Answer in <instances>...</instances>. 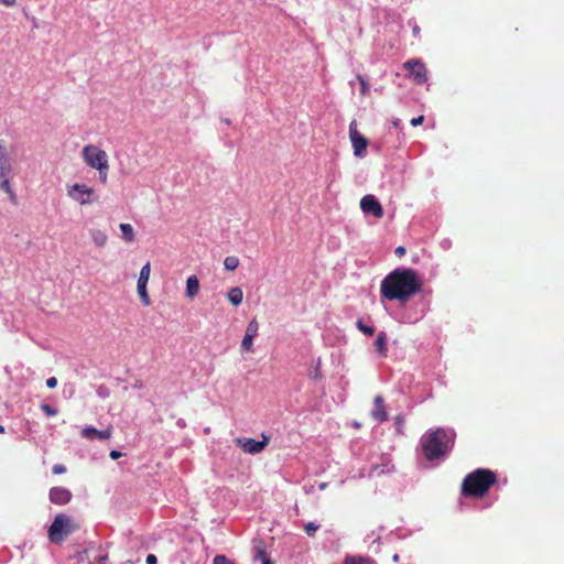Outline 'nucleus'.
<instances>
[{
    "label": "nucleus",
    "instance_id": "obj_1",
    "mask_svg": "<svg viewBox=\"0 0 564 564\" xmlns=\"http://www.w3.org/2000/svg\"><path fill=\"white\" fill-rule=\"evenodd\" d=\"M421 280L414 270L398 268L381 281L380 293L388 301L404 304L421 290Z\"/></svg>",
    "mask_w": 564,
    "mask_h": 564
},
{
    "label": "nucleus",
    "instance_id": "obj_2",
    "mask_svg": "<svg viewBox=\"0 0 564 564\" xmlns=\"http://www.w3.org/2000/svg\"><path fill=\"white\" fill-rule=\"evenodd\" d=\"M456 433L453 429L437 427L424 433L420 445L427 460H436L445 457L452 449Z\"/></svg>",
    "mask_w": 564,
    "mask_h": 564
},
{
    "label": "nucleus",
    "instance_id": "obj_3",
    "mask_svg": "<svg viewBox=\"0 0 564 564\" xmlns=\"http://www.w3.org/2000/svg\"><path fill=\"white\" fill-rule=\"evenodd\" d=\"M496 480V475L491 470L477 469L465 477L462 491L465 496L482 497Z\"/></svg>",
    "mask_w": 564,
    "mask_h": 564
},
{
    "label": "nucleus",
    "instance_id": "obj_4",
    "mask_svg": "<svg viewBox=\"0 0 564 564\" xmlns=\"http://www.w3.org/2000/svg\"><path fill=\"white\" fill-rule=\"evenodd\" d=\"M76 529L77 527L69 516L58 513L48 528V539L53 543H62Z\"/></svg>",
    "mask_w": 564,
    "mask_h": 564
},
{
    "label": "nucleus",
    "instance_id": "obj_5",
    "mask_svg": "<svg viewBox=\"0 0 564 564\" xmlns=\"http://www.w3.org/2000/svg\"><path fill=\"white\" fill-rule=\"evenodd\" d=\"M82 158L86 165L94 170L109 165L107 152L95 144L85 145Z\"/></svg>",
    "mask_w": 564,
    "mask_h": 564
},
{
    "label": "nucleus",
    "instance_id": "obj_6",
    "mask_svg": "<svg viewBox=\"0 0 564 564\" xmlns=\"http://www.w3.org/2000/svg\"><path fill=\"white\" fill-rule=\"evenodd\" d=\"M67 195L79 205H89L97 200L95 189L86 184L75 183L68 186Z\"/></svg>",
    "mask_w": 564,
    "mask_h": 564
},
{
    "label": "nucleus",
    "instance_id": "obj_7",
    "mask_svg": "<svg viewBox=\"0 0 564 564\" xmlns=\"http://www.w3.org/2000/svg\"><path fill=\"white\" fill-rule=\"evenodd\" d=\"M349 138L354 148L355 156L365 158L368 140L357 131V123L355 120L349 123Z\"/></svg>",
    "mask_w": 564,
    "mask_h": 564
},
{
    "label": "nucleus",
    "instance_id": "obj_8",
    "mask_svg": "<svg viewBox=\"0 0 564 564\" xmlns=\"http://www.w3.org/2000/svg\"><path fill=\"white\" fill-rule=\"evenodd\" d=\"M151 273V264L147 262L140 270L139 279L137 282V292L140 296V300L144 306H149L151 304L150 296L148 294V282Z\"/></svg>",
    "mask_w": 564,
    "mask_h": 564
},
{
    "label": "nucleus",
    "instance_id": "obj_9",
    "mask_svg": "<svg viewBox=\"0 0 564 564\" xmlns=\"http://www.w3.org/2000/svg\"><path fill=\"white\" fill-rule=\"evenodd\" d=\"M259 323L252 318L246 327L245 336L241 340L240 348L242 351L251 352L253 350V339L258 335Z\"/></svg>",
    "mask_w": 564,
    "mask_h": 564
},
{
    "label": "nucleus",
    "instance_id": "obj_10",
    "mask_svg": "<svg viewBox=\"0 0 564 564\" xmlns=\"http://www.w3.org/2000/svg\"><path fill=\"white\" fill-rule=\"evenodd\" d=\"M360 208L365 214H371L376 218L383 216V209L379 200L371 194L365 195L360 199Z\"/></svg>",
    "mask_w": 564,
    "mask_h": 564
},
{
    "label": "nucleus",
    "instance_id": "obj_11",
    "mask_svg": "<svg viewBox=\"0 0 564 564\" xmlns=\"http://www.w3.org/2000/svg\"><path fill=\"white\" fill-rule=\"evenodd\" d=\"M404 67L416 84H423L427 80L426 68L420 59L408 61L404 63Z\"/></svg>",
    "mask_w": 564,
    "mask_h": 564
},
{
    "label": "nucleus",
    "instance_id": "obj_12",
    "mask_svg": "<svg viewBox=\"0 0 564 564\" xmlns=\"http://www.w3.org/2000/svg\"><path fill=\"white\" fill-rule=\"evenodd\" d=\"M236 442L245 453L259 454L265 448L268 438L263 437L262 441H256L253 438H237Z\"/></svg>",
    "mask_w": 564,
    "mask_h": 564
},
{
    "label": "nucleus",
    "instance_id": "obj_13",
    "mask_svg": "<svg viewBox=\"0 0 564 564\" xmlns=\"http://www.w3.org/2000/svg\"><path fill=\"white\" fill-rule=\"evenodd\" d=\"M50 500L54 505L63 506L70 501L72 492L65 487H53L50 489Z\"/></svg>",
    "mask_w": 564,
    "mask_h": 564
},
{
    "label": "nucleus",
    "instance_id": "obj_14",
    "mask_svg": "<svg viewBox=\"0 0 564 564\" xmlns=\"http://www.w3.org/2000/svg\"><path fill=\"white\" fill-rule=\"evenodd\" d=\"M82 436L87 440H108L111 437V429L108 427L106 430L99 431L94 426H86L80 432Z\"/></svg>",
    "mask_w": 564,
    "mask_h": 564
},
{
    "label": "nucleus",
    "instance_id": "obj_15",
    "mask_svg": "<svg viewBox=\"0 0 564 564\" xmlns=\"http://www.w3.org/2000/svg\"><path fill=\"white\" fill-rule=\"evenodd\" d=\"M371 416L377 422H384L388 419V413L383 406V398L381 395H377L375 398V408L371 411Z\"/></svg>",
    "mask_w": 564,
    "mask_h": 564
},
{
    "label": "nucleus",
    "instance_id": "obj_16",
    "mask_svg": "<svg viewBox=\"0 0 564 564\" xmlns=\"http://www.w3.org/2000/svg\"><path fill=\"white\" fill-rule=\"evenodd\" d=\"M199 290H200V284H199L198 278L196 275L188 276L186 280L185 295L188 299L193 300L194 297L197 296Z\"/></svg>",
    "mask_w": 564,
    "mask_h": 564
},
{
    "label": "nucleus",
    "instance_id": "obj_17",
    "mask_svg": "<svg viewBox=\"0 0 564 564\" xmlns=\"http://www.w3.org/2000/svg\"><path fill=\"white\" fill-rule=\"evenodd\" d=\"M89 236L96 247L102 248L107 245L108 236L104 230L98 228H91L89 230Z\"/></svg>",
    "mask_w": 564,
    "mask_h": 564
},
{
    "label": "nucleus",
    "instance_id": "obj_18",
    "mask_svg": "<svg viewBox=\"0 0 564 564\" xmlns=\"http://www.w3.org/2000/svg\"><path fill=\"white\" fill-rule=\"evenodd\" d=\"M11 180L12 178H7V177L6 178H0V189L2 192H4L6 194H8L9 199H10V202L13 205H17L18 204V196H17L15 192L12 188Z\"/></svg>",
    "mask_w": 564,
    "mask_h": 564
},
{
    "label": "nucleus",
    "instance_id": "obj_19",
    "mask_svg": "<svg viewBox=\"0 0 564 564\" xmlns=\"http://www.w3.org/2000/svg\"><path fill=\"white\" fill-rule=\"evenodd\" d=\"M227 299L234 306H239L243 300V292L241 288L235 286L227 292Z\"/></svg>",
    "mask_w": 564,
    "mask_h": 564
},
{
    "label": "nucleus",
    "instance_id": "obj_20",
    "mask_svg": "<svg viewBox=\"0 0 564 564\" xmlns=\"http://www.w3.org/2000/svg\"><path fill=\"white\" fill-rule=\"evenodd\" d=\"M13 165L11 159L0 160V178H13Z\"/></svg>",
    "mask_w": 564,
    "mask_h": 564
},
{
    "label": "nucleus",
    "instance_id": "obj_21",
    "mask_svg": "<svg viewBox=\"0 0 564 564\" xmlns=\"http://www.w3.org/2000/svg\"><path fill=\"white\" fill-rule=\"evenodd\" d=\"M344 564H377L375 560L362 555H346Z\"/></svg>",
    "mask_w": 564,
    "mask_h": 564
},
{
    "label": "nucleus",
    "instance_id": "obj_22",
    "mask_svg": "<svg viewBox=\"0 0 564 564\" xmlns=\"http://www.w3.org/2000/svg\"><path fill=\"white\" fill-rule=\"evenodd\" d=\"M119 229L121 231V237L124 241L131 242L134 240V229L130 224H120Z\"/></svg>",
    "mask_w": 564,
    "mask_h": 564
},
{
    "label": "nucleus",
    "instance_id": "obj_23",
    "mask_svg": "<svg viewBox=\"0 0 564 564\" xmlns=\"http://www.w3.org/2000/svg\"><path fill=\"white\" fill-rule=\"evenodd\" d=\"M375 346L381 356L387 355V335L384 332L378 334Z\"/></svg>",
    "mask_w": 564,
    "mask_h": 564
},
{
    "label": "nucleus",
    "instance_id": "obj_24",
    "mask_svg": "<svg viewBox=\"0 0 564 564\" xmlns=\"http://www.w3.org/2000/svg\"><path fill=\"white\" fill-rule=\"evenodd\" d=\"M239 265V259L236 256H228L224 260V267L228 271H234Z\"/></svg>",
    "mask_w": 564,
    "mask_h": 564
},
{
    "label": "nucleus",
    "instance_id": "obj_25",
    "mask_svg": "<svg viewBox=\"0 0 564 564\" xmlns=\"http://www.w3.org/2000/svg\"><path fill=\"white\" fill-rule=\"evenodd\" d=\"M356 325L357 328L367 336H371L375 333V328L372 326L364 324L361 319H358Z\"/></svg>",
    "mask_w": 564,
    "mask_h": 564
},
{
    "label": "nucleus",
    "instance_id": "obj_26",
    "mask_svg": "<svg viewBox=\"0 0 564 564\" xmlns=\"http://www.w3.org/2000/svg\"><path fill=\"white\" fill-rule=\"evenodd\" d=\"M318 529L319 524L316 522H307L304 524V531L308 536H314Z\"/></svg>",
    "mask_w": 564,
    "mask_h": 564
},
{
    "label": "nucleus",
    "instance_id": "obj_27",
    "mask_svg": "<svg viewBox=\"0 0 564 564\" xmlns=\"http://www.w3.org/2000/svg\"><path fill=\"white\" fill-rule=\"evenodd\" d=\"M99 174V181L101 184H106L107 181H108V171H109V165L107 166H104V167H100V169H97L96 170Z\"/></svg>",
    "mask_w": 564,
    "mask_h": 564
},
{
    "label": "nucleus",
    "instance_id": "obj_28",
    "mask_svg": "<svg viewBox=\"0 0 564 564\" xmlns=\"http://www.w3.org/2000/svg\"><path fill=\"white\" fill-rule=\"evenodd\" d=\"M357 79L360 83V94L362 96L368 95L369 94V85L366 82V79L362 76H360V75L357 76Z\"/></svg>",
    "mask_w": 564,
    "mask_h": 564
},
{
    "label": "nucleus",
    "instance_id": "obj_29",
    "mask_svg": "<svg viewBox=\"0 0 564 564\" xmlns=\"http://www.w3.org/2000/svg\"><path fill=\"white\" fill-rule=\"evenodd\" d=\"M41 410L47 415V416H54L57 414V410L46 403L41 405Z\"/></svg>",
    "mask_w": 564,
    "mask_h": 564
},
{
    "label": "nucleus",
    "instance_id": "obj_30",
    "mask_svg": "<svg viewBox=\"0 0 564 564\" xmlns=\"http://www.w3.org/2000/svg\"><path fill=\"white\" fill-rule=\"evenodd\" d=\"M213 564H234V563L225 555H216L213 560Z\"/></svg>",
    "mask_w": 564,
    "mask_h": 564
},
{
    "label": "nucleus",
    "instance_id": "obj_31",
    "mask_svg": "<svg viewBox=\"0 0 564 564\" xmlns=\"http://www.w3.org/2000/svg\"><path fill=\"white\" fill-rule=\"evenodd\" d=\"M10 159L3 140L0 141V160Z\"/></svg>",
    "mask_w": 564,
    "mask_h": 564
},
{
    "label": "nucleus",
    "instance_id": "obj_32",
    "mask_svg": "<svg viewBox=\"0 0 564 564\" xmlns=\"http://www.w3.org/2000/svg\"><path fill=\"white\" fill-rule=\"evenodd\" d=\"M52 471L55 475H61V474H64L66 471V467L64 465L56 464V465L53 466Z\"/></svg>",
    "mask_w": 564,
    "mask_h": 564
},
{
    "label": "nucleus",
    "instance_id": "obj_33",
    "mask_svg": "<svg viewBox=\"0 0 564 564\" xmlns=\"http://www.w3.org/2000/svg\"><path fill=\"white\" fill-rule=\"evenodd\" d=\"M46 386L47 388L50 389H53L57 386V379L55 377H50L47 380H46Z\"/></svg>",
    "mask_w": 564,
    "mask_h": 564
},
{
    "label": "nucleus",
    "instance_id": "obj_34",
    "mask_svg": "<svg viewBox=\"0 0 564 564\" xmlns=\"http://www.w3.org/2000/svg\"><path fill=\"white\" fill-rule=\"evenodd\" d=\"M423 121H424V117H423V116H419V117L413 118V119L411 120V124H412L413 127H417V126L422 124V122H423Z\"/></svg>",
    "mask_w": 564,
    "mask_h": 564
},
{
    "label": "nucleus",
    "instance_id": "obj_35",
    "mask_svg": "<svg viewBox=\"0 0 564 564\" xmlns=\"http://www.w3.org/2000/svg\"><path fill=\"white\" fill-rule=\"evenodd\" d=\"M158 558L154 554H149L145 558L147 564H156Z\"/></svg>",
    "mask_w": 564,
    "mask_h": 564
},
{
    "label": "nucleus",
    "instance_id": "obj_36",
    "mask_svg": "<svg viewBox=\"0 0 564 564\" xmlns=\"http://www.w3.org/2000/svg\"><path fill=\"white\" fill-rule=\"evenodd\" d=\"M121 452L117 451V449H112L109 454L110 458L111 459H118L119 457H121Z\"/></svg>",
    "mask_w": 564,
    "mask_h": 564
},
{
    "label": "nucleus",
    "instance_id": "obj_37",
    "mask_svg": "<svg viewBox=\"0 0 564 564\" xmlns=\"http://www.w3.org/2000/svg\"><path fill=\"white\" fill-rule=\"evenodd\" d=\"M395 254H397L398 257H402V256H404V254H405V248H404V247H402V246H399V247L395 249Z\"/></svg>",
    "mask_w": 564,
    "mask_h": 564
},
{
    "label": "nucleus",
    "instance_id": "obj_38",
    "mask_svg": "<svg viewBox=\"0 0 564 564\" xmlns=\"http://www.w3.org/2000/svg\"><path fill=\"white\" fill-rule=\"evenodd\" d=\"M0 2L2 4H4L6 7H13L17 2V0H0Z\"/></svg>",
    "mask_w": 564,
    "mask_h": 564
},
{
    "label": "nucleus",
    "instance_id": "obj_39",
    "mask_svg": "<svg viewBox=\"0 0 564 564\" xmlns=\"http://www.w3.org/2000/svg\"><path fill=\"white\" fill-rule=\"evenodd\" d=\"M259 556L262 558V564H272L271 561L265 556L263 552L259 553Z\"/></svg>",
    "mask_w": 564,
    "mask_h": 564
},
{
    "label": "nucleus",
    "instance_id": "obj_40",
    "mask_svg": "<svg viewBox=\"0 0 564 564\" xmlns=\"http://www.w3.org/2000/svg\"><path fill=\"white\" fill-rule=\"evenodd\" d=\"M96 560H98V562L101 563L107 560V555H100V556L96 557Z\"/></svg>",
    "mask_w": 564,
    "mask_h": 564
},
{
    "label": "nucleus",
    "instance_id": "obj_41",
    "mask_svg": "<svg viewBox=\"0 0 564 564\" xmlns=\"http://www.w3.org/2000/svg\"><path fill=\"white\" fill-rule=\"evenodd\" d=\"M370 475H379L378 467H375V468L371 470Z\"/></svg>",
    "mask_w": 564,
    "mask_h": 564
},
{
    "label": "nucleus",
    "instance_id": "obj_42",
    "mask_svg": "<svg viewBox=\"0 0 564 564\" xmlns=\"http://www.w3.org/2000/svg\"><path fill=\"white\" fill-rule=\"evenodd\" d=\"M392 560H393V562H395V563H397V562H399V560H400L399 554H394V555L392 556Z\"/></svg>",
    "mask_w": 564,
    "mask_h": 564
},
{
    "label": "nucleus",
    "instance_id": "obj_43",
    "mask_svg": "<svg viewBox=\"0 0 564 564\" xmlns=\"http://www.w3.org/2000/svg\"><path fill=\"white\" fill-rule=\"evenodd\" d=\"M318 487H319L321 490H324L327 487V484L326 482H322V484H319Z\"/></svg>",
    "mask_w": 564,
    "mask_h": 564
},
{
    "label": "nucleus",
    "instance_id": "obj_44",
    "mask_svg": "<svg viewBox=\"0 0 564 564\" xmlns=\"http://www.w3.org/2000/svg\"><path fill=\"white\" fill-rule=\"evenodd\" d=\"M392 124H393L394 127H399V124H400V120H399V119L393 120V121H392Z\"/></svg>",
    "mask_w": 564,
    "mask_h": 564
},
{
    "label": "nucleus",
    "instance_id": "obj_45",
    "mask_svg": "<svg viewBox=\"0 0 564 564\" xmlns=\"http://www.w3.org/2000/svg\"><path fill=\"white\" fill-rule=\"evenodd\" d=\"M98 394H99L100 397H106V395H107V393H105V391H101V389H99Z\"/></svg>",
    "mask_w": 564,
    "mask_h": 564
},
{
    "label": "nucleus",
    "instance_id": "obj_46",
    "mask_svg": "<svg viewBox=\"0 0 564 564\" xmlns=\"http://www.w3.org/2000/svg\"><path fill=\"white\" fill-rule=\"evenodd\" d=\"M413 33H414V34H417V33H419V28H417V26H414V29H413Z\"/></svg>",
    "mask_w": 564,
    "mask_h": 564
},
{
    "label": "nucleus",
    "instance_id": "obj_47",
    "mask_svg": "<svg viewBox=\"0 0 564 564\" xmlns=\"http://www.w3.org/2000/svg\"><path fill=\"white\" fill-rule=\"evenodd\" d=\"M4 426L3 425H0V433H4Z\"/></svg>",
    "mask_w": 564,
    "mask_h": 564
},
{
    "label": "nucleus",
    "instance_id": "obj_48",
    "mask_svg": "<svg viewBox=\"0 0 564 564\" xmlns=\"http://www.w3.org/2000/svg\"><path fill=\"white\" fill-rule=\"evenodd\" d=\"M442 245H443L444 248L448 247V242L447 241H444Z\"/></svg>",
    "mask_w": 564,
    "mask_h": 564
}]
</instances>
